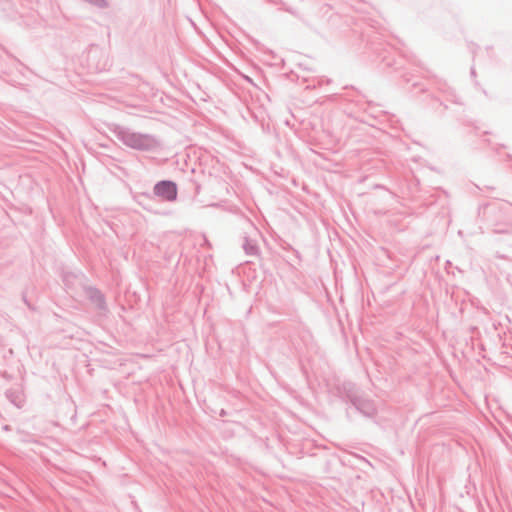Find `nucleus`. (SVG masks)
I'll return each instance as SVG.
<instances>
[{
    "label": "nucleus",
    "mask_w": 512,
    "mask_h": 512,
    "mask_svg": "<svg viewBox=\"0 0 512 512\" xmlns=\"http://www.w3.org/2000/svg\"><path fill=\"white\" fill-rule=\"evenodd\" d=\"M154 193L164 200L173 201L177 197V187L171 181H162L155 185Z\"/></svg>",
    "instance_id": "nucleus-1"
}]
</instances>
